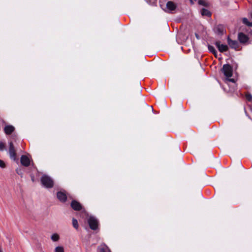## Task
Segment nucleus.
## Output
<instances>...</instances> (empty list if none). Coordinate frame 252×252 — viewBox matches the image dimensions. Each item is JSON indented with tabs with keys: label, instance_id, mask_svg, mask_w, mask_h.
I'll use <instances>...</instances> for the list:
<instances>
[{
	"label": "nucleus",
	"instance_id": "1",
	"mask_svg": "<svg viewBox=\"0 0 252 252\" xmlns=\"http://www.w3.org/2000/svg\"><path fill=\"white\" fill-rule=\"evenodd\" d=\"M222 72L226 77V81L232 83H235V80L233 78H230L233 74V69L232 66L229 64H225L223 65L221 69Z\"/></svg>",
	"mask_w": 252,
	"mask_h": 252
},
{
	"label": "nucleus",
	"instance_id": "2",
	"mask_svg": "<svg viewBox=\"0 0 252 252\" xmlns=\"http://www.w3.org/2000/svg\"><path fill=\"white\" fill-rule=\"evenodd\" d=\"M41 182L43 186L46 188H51L53 187L54 181L52 179L46 175H44L41 178Z\"/></svg>",
	"mask_w": 252,
	"mask_h": 252
},
{
	"label": "nucleus",
	"instance_id": "3",
	"mask_svg": "<svg viewBox=\"0 0 252 252\" xmlns=\"http://www.w3.org/2000/svg\"><path fill=\"white\" fill-rule=\"evenodd\" d=\"M88 222L91 229L94 230L97 229L98 226V221L95 217L93 216H90L88 220Z\"/></svg>",
	"mask_w": 252,
	"mask_h": 252
},
{
	"label": "nucleus",
	"instance_id": "4",
	"mask_svg": "<svg viewBox=\"0 0 252 252\" xmlns=\"http://www.w3.org/2000/svg\"><path fill=\"white\" fill-rule=\"evenodd\" d=\"M9 156L11 159H13V160H16V151L14 148V147L13 146V144L11 141L9 142Z\"/></svg>",
	"mask_w": 252,
	"mask_h": 252
},
{
	"label": "nucleus",
	"instance_id": "5",
	"mask_svg": "<svg viewBox=\"0 0 252 252\" xmlns=\"http://www.w3.org/2000/svg\"><path fill=\"white\" fill-rule=\"evenodd\" d=\"M215 45L220 52H224L228 51V47L226 45L221 44L220 41H217L215 43Z\"/></svg>",
	"mask_w": 252,
	"mask_h": 252
},
{
	"label": "nucleus",
	"instance_id": "6",
	"mask_svg": "<svg viewBox=\"0 0 252 252\" xmlns=\"http://www.w3.org/2000/svg\"><path fill=\"white\" fill-rule=\"evenodd\" d=\"M176 5L172 1H169L166 3L165 9L164 10L168 12L174 10L176 8ZM164 9L163 8H162Z\"/></svg>",
	"mask_w": 252,
	"mask_h": 252
},
{
	"label": "nucleus",
	"instance_id": "7",
	"mask_svg": "<svg viewBox=\"0 0 252 252\" xmlns=\"http://www.w3.org/2000/svg\"><path fill=\"white\" fill-rule=\"evenodd\" d=\"M227 43L232 49L237 50L239 47V43L238 41L231 39L229 36L227 37Z\"/></svg>",
	"mask_w": 252,
	"mask_h": 252
},
{
	"label": "nucleus",
	"instance_id": "8",
	"mask_svg": "<svg viewBox=\"0 0 252 252\" xmlns=\"http://www.w3.org/2000/svg\"><path fill=\"white\" fill-rule=\"evenodd\" d=\"M30 158L26 155H22L21 157V163L22 165L28 167L30 164Z\"/></svg>",
	"mask_w": 252,
	"mask_h": 252
},
{
	"label": "nucleus",
	"instance_id": "9",
	"mask_svg": "<svg viewBox=\"0 0 252 252\" xmlns=\"http://www.w3.org/2000/svg\"><path fill=\"white\" fill-rule=\"evenodd\" d=\"M58 199L62 202H64L66 200L67 196L66 194L63 191H58L57 193Z\"/></svg>",
	"mask_w": 252,
	"mask_h": 252
},
{
	"label": "nucleus",
	"instance_id": "10",
	"mask_svg": "<svg viewBox=\"0 0 252 252\" xmlns=\"http://www.w3.org/2000/svg\"><path fill=\"white\" fill-rule=\"evenodd\" d=\"M71 206L74 210L79 211L82 209L81 204L76 200H72L71 203Z\"/></svg>",
	"mask_w": 252,
	"mask_h": 252
},
{
	"label": "nucleus",
	"instance_id": "11",
	"mask_svg": "<svg viewBox=\"0 0 252 252\" xmlns=\"http://www.w3.org/2000/svg\"><path fill=\"white\" fill-rule=\"evenodd\" d=\"M238 39L241 43H245L248 41L249 38L244 33L240 32L238 34Z\"/></svg>",
	"mask_w": 252,
	"mask_h": 252
},
{
	"label": "nucleus",
	"instance_id": "12",
	"mask_svg": "<svg viewBox=\"0 0 252 252\" xmlns=\"http://www.w3.org/2000/svg\"><path fill=\"white\" fill-rule=\"evenodd\" d=\"M15 129L13 126L11 125L6 126L4 128V131L6 134H10Z\"/></svg>",
	"mask_w": 252,
	"mask_h": 252
},
{
	"label": "nucleus",
	"instance_id": "13",
	"mask_svg": "<svg viewBox=\"0 0 252 252\" xmlns=\"http://www.w3.org/2000/svg\"><path fill=\"white\" fill-rule=\"evenodd\" d=\"M97 252H111L105 244H102L97 248Z\"/></svg>",
	"mask_w": 252,
	"mask_h": 252
},
{
	"label": "nucleus",
	"instance_id": "14",
	"mask_svg": "<svg viewBox=\"0 0 252 252\" xmlns=\"http://www.w3.org/2000/svg\"><path fill=\"white\" fill-rule=\"evenodd\" d=\"M51 239L53 242H57L60 239V236L57 233H54L51 235Z\"/></svg>",
	"mask_w": 252,
	"mask_h": 252
},
{
	"label": "nucleus",
	"instance_id": "15",
	"mask_svg": "<svg viewBox=\"0 0 252 252\" xmlns=\"http://www.w3.org/2000/svg\"><path fill=\"white\" fill-rule=\"evenodd\" d=\"M201 13L202 15H205L208 17H210L211 16V12L205 8H203L202 9Z\"/></svg>",
	"mask_w": 252,
	"mask_h": 252
},
{
	"label": "nucleus",
	"instance_id": "16",
	"mask_svg": "<svg viewBox=\"0 0 252 252\" xmlns=\"http://www.w3.org/2000/svg\"><path fill=\"white\" fill-rule=\"evenodd\" d=\"M242 20H243V23L245 24V25H246L249 27H252V22H249L247 18H244Z\"/></svg>",
	"mask_w": 252,
	"mask_h": 252
},
{
	"label": "nucleus",
	"instance_id": "17",
	"mask_svg": "<svg viewBox=\"0 0 252 252\" xmlns=\"http://www.w3.org/2000/svg\"><path fill=\"white\" fill-rule=\"evenodd\" d=\"M72 225H73V227H74V228H75L76 229H77L78 228L79 225H78V221L76 219H75L74 218H73V219H72Z\"/></svg>",
	"mask_w": 252,
	"mask_h": 252
},
{
	"label": "nucleus",
	"instance_id": "18",
	"mask_svg": "<svg viewBox=\"0 0 252 252\" xmlns=\"http://www.w3.org/2000/svg\"><path fill=\"white\" fill-rule=\"evenodd\" d=\"M208 49L209 51H210V52L212 53V54H215L217 53V51L215 49L214 47H213L212 45H209L208 46Z\"/></svg>",
	"mask_w": 252,
	"mask_h": 252
},
{
	"label": "nucleus",
	"instance_id": "19",
	"mask_svg": "<svg viewBox=\"0 0 252 252\" xmlns=\"http://www.w3.org/2000/svg\"><path fill=\"white\" fill-rule=\"evenodd\" d=\"M64 248L62 246L56 247L55 249V252H64Z\"/></svg>",
	"mask_w": 252,
	"mask_h": 252
},
{
	"label": "nucleus",
	"instance_id": "20",
	"mask_svg": "<svg viewBox=\"0 0 252 252\" xmlns=\"http://www.w3.org/2000/svg\"><path fill=\"white\" fill-rule=\"evenodd\" d=\"M223 28L221 26H219L217 28H216V31H217V32L218 33V34H222L223 33Z\"/></svg>",
	"mask_w": 252,
	"mask_h": 252
},
{
	"label": "nucleus",
	"instance_id": "21",
	"mask_svg": "<svg viewBox=\"0 0 252 252\" xmlns=\"http://www.w3.org/2000/svg\"><path fill=\"white\" fill-rule=\"evenodd\" d=\"M5 149V144L3 142L0 141V151H2Z\"/></svg>",
	"mask_w": 252,
	"mask_h": 252
},
{
	"label": "nucleus",
	"instance_id": "22",
	"mask_svg": "<svg viewBox=\"0 0 252 252\" xmlns=\"http://www.w3.org/2000/svg\"><path fill=\"white\" fill-rule=\"evenodd\" d=\"M246 98L249 101H251L252 100V95L250 94H246Z\"/></svg>",
	"mask_w": 252,
	"mask_h": 252
},
{
	"label": "nucleus",
	"instance_id": "23",
	"mask_svg": "<svg viewBox=\"0 0 252 252\" xmlns=\"http://www.w3.org/2000/svg\"><path fill=\"white\" fill-rule=\"evenodd\" d=\"M146 1L150 4L154 5L156 4L157 0H146Z\"/></svg>",
	"mask_w": 252,
	"mask_h": 252
},
{
	"label": "nucleus",
	"instance_id": "24",
	"mask_svg": "<svg viewBox=\"0 0 252 252\" xmlns=\"http://www.w3.org/2000/svg\"><path fill=\"white\" fill-rule=\"evenodd\" d=\"M0 167L2 168H3L5 167V164L4 162L1 159H0Z\"/></svg>",
	"mask_w": 252,
	"mask_h": 252
},
{
	"label": "nucleus",
	"instance_id": "25",
	"mask_svg": "<svg viewBox=\"0 0 252 252\" xmlns=\"http://www.w3.org/2000/svg\"><path fill=\"white\" fill-rule=\"evenodd\" d=\"M198 3L199 4L205 5V2L203 0H199Z\"/></svg>",
	"mask_w": 252,
	"mask_h": 252
},
{
	"label": "nucleus",
	"instance_id": "26",
	"mask_svg": "<svg viewBox=\"0 0 252 252\" xmlns=\"http://www.w3.org/2000/svg\"><path fill=\"white\" fill-rule=\"evenodd\" d=\"M16 172H17V173L18 174H19V175L21 174V172H20V170H19V169H17L16 170Z\"/></svg>",
	"mask_w": 252,
	"mask_h": 252
},
{
	"label": "nucleus",
	"instance_id": "27",
	"mask_svg": "<svg viewBox=\"0 0 252 252\" xmlns=\"http://www.w3.org/2000/svg\"><path fill=\"white\" fill-rule=\"evenodd\" d=\"M195 36L198 39L200 38L199 36L197 33H195Z\"/></svg>",
	"mask_w": 252,
	"mask_h": 252
},
{
	"label": "nucleus",
	"instance_id": "28",
	"mask_svg": "<svg viewBox=\"0 0 252 252\" xmlns=\"http://www.w3.org/2000/svg\"><path fill=\"white\" fill-rule=\"evenodd\" d=\"M216 57H217L218 52L217 51V53L215 54H213Z\"/></svg>",
	"mask_w": 252,
	"mask_h": 252
},
{
	"label": "nucleus",
	"instance_id": "29",
	"mask_svg": "<svg viewBox=\"0 0 252 252\" xmlns=\"http://www.w3.org/2000/svg\"><path fill=\"white\" fill-rule=\"evenodd\" d=\"M0 252H2V249L0 248Z\"/></svg>",
	"mask_w": 252,
	"mask_h": 252
},
{
	"label": "nucleus",
	"instance_id": "30",
	"mask_svg": "<svg viewBox=\"0 0 252 252\" xmlns=\"http://www.w3.org/2000/svg\"><path fill=\"white\" fill-rule=\"evenodd\" d=\"M32 181H34V178H33V177H32Z\"/></svg>",
	"mask_w": 252,
	"mask_h": 252
},
{
	"label": "nucleus",
	"instance_id": "31",
	"mask_svg": "<svg viewBox=\"0 0 252 252\" xmlns=\"http://www.w3.org/2000/svg\"><path fill=\"white\" fill-rule=\"evenodd\" d=\"M251 17L252 18V13H251Z\"/></svg>",
	"mask_w": 252,
	"mask_h": 252
}]
</instances>
